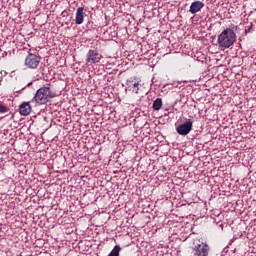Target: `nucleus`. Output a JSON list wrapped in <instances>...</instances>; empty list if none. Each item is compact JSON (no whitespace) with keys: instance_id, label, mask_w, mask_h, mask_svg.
<instances>
[{"instance_id":"obj_1","label":"nucleus","mask_w":256,"mask_h":256,"mask_svg":"<svg viewBox=\"0 0 256 256\" xmlns=\"http://www.w3.org/2000/svg\"><path fill=\"white\" fill-rule=\"evenodd\" d=\"M237 41V34L231 28H226L218 35V46L220 49L225 50L232 47Z\"/></svg>"},{"instance_id":"obj_2","label":"nucleus","mask_w":256,"mask_h":256,"mask_svg":"<svg viewBox=\"0 0 256 256\" xmlns=\"http://www.w3.org/2000/svg\"><path fill=\"white\" fill-rule=\"evenodd\" d=\"M54 97L55 93L51 91V85H46L36 91L34 101L38 103V105H45L46 103H49V101H51V99Z\"/></svg>"},{"instance_id":"obj_3","label":"nucleus","mask_w":256,"mask_h":256,"mask_svg":"<svg viewBox=\"0 0 256 256\" xmlns=\"http://www.w3.org/2000/svg\"><path fill=\"white\" fill-rule=\"evenodd\" d=\"M211 248L209 245H207L205 242H201L199 244H196L192 248V255L193 256H209V251Z\"/></svg>"},{"instance_id":"obj_4","label":"nucleus","mask_w":256,"mask_h":256,"mask_svg":"<svg viewBox=\"0 0 256 256\" xmlns=\"http://www.w3.org/2000/svg\"><path fill=\"white\" fill-rule=\"evenodd\" d=\"M101 59H103V55L99 51L90 49L86 54V65H94L95 63H99Z\"/></svg>"},{"instance_id":"obj_5","label":"nucleus","mask_w":256,"mask_h":256,"mask_svg":"<svg viewBox=\"0 0 256 256\" xmlns=\"http://www.w3.org/2000/svg\"><path fill=\"white\" fill-rule=\"evenodd\" d=\"M41 63V57L35 54H29L25 59V65L28 69H37Z\"/></svg>"},{"instance_id":"obj_6","label":"nucleus","mask_w":256,"mask_h":256,"mask_svg":"<svg viewBox=\"0 0 256 256\" xmlns=\"http://www.w3.org/2000/svg\"><path fill=\"white\" fill-rule=\"evenodd\" d=\"M193 130V122L192 121H186L183 124H180L177 128L176 131L179 135H189L191 131Z\"/></svg>"},{"instance_id":"obj_7","label":"nucleus","mask_w":256,"mask_h":256,"mask_svg":"<svg viewBox=\"0 0 256 256\" xmlns=\"http://www.w3.org/2000/svg\"><path fill=\"white\" fill-rule=\"evenodd\" d=\"M85 8L79 7L76 10L75 23L76 25H83V21H85Z\"/></svg>"},{"instance_id":"obj_8","label":"nucleus","mask_w":256,"mask_h":256,"mask_svg":"<svg viewBox=\"0 0 256 256\" xmlns=\"http://www.w3.org/2000/svg\"><path fill=\"white\" fill-rule=\"evenodd\" d=\"M205 7V4L201 1H195L190 5L189 11L192 13V15H195V13H199L203 8Z\"/></svg>"},{"instance_id":"obj_9","label":"nucleus","mask_w":256,"mask_h":256,"mask_svg":"<svg viewBox=\"0 0 256 256\" xmlns=\"http://www.w3.org/2000/svg\"><path fill=\"white\" fill-rule=\"evenodd\" d=\"M132 91V93H139V81L128 80L126 91Z\"/></svg>"},{"instance_id":"obj_10","label":"nucleus","mask_w":256,"mask_h":256,"mask_svg":"<svg viewBox=\"0 0 256 256\" xmlns=\"http://www.w3.org/2000/svg\"><path fill=\"white\" fill-rule=\"evenodd\" d=\"M20 115L27 116L31 113V104L29 102H24L19 107Z\"/></svg>"},{"instance_id":"obj_11","label":"nucleus","mask_w":256,"mask_h":256,"mask_svg":"<svg viewBox=\"0 0 256 256\" xmlns=\"http://www.w3.org/2000/svg\"><path fill=\"white\" fill-rule=\"evenodd\" d=\"M163 107V100L161 98H157L153 102V109L154 111H159Z\"/></svg>"},{"instance_id":"obj_12","label":"nucleus","mask_w":256,"mask_h":256,"mask_svg":"<svg viewBox=\"0 0 256 256\" xmlns=\"http://www.w3.org/2000/svg\"><path fill=\"white\" fill-rule=\"evenodd\" d=\"M9 111V108L7 106L0 103V113H7Z\"/></svg>"},{"instance_id":"obj_13","label":"nucleus","mask_w":256,"mask_h":256,"mask_svg":"<svg viewBox=\"0 0 256 256\" xmlns=\"http://www.w3.org/2000/svg\"><path fill=\"white\" fill-rule=\"evenodd\" d=\"M251 29H253V25L245 29V33H251Z\"/></svg>"}]
</instances>
